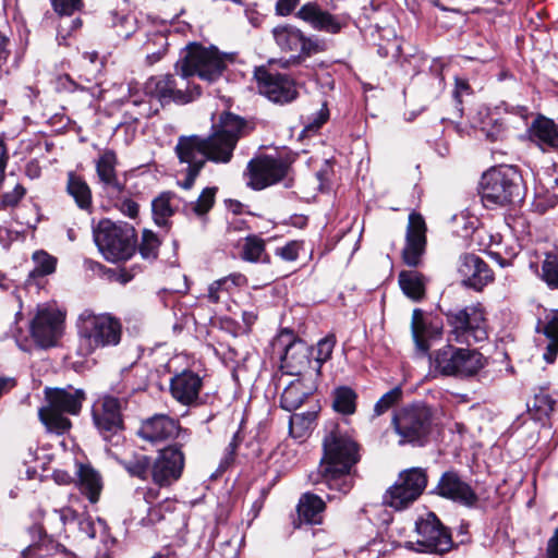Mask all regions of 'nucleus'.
Listing matches in <instances>:
<instances>
[{
    "mask_svg": "<svg viewBox=\"0 0 558 558\" xmlns=\"http://www.w3.org/2000/svg\"><path fill=\"white\" fill-rule=\"evenodd\" d=\"M231 57L221 54L217 48H205L198 44H190L175 63L173 74L150 77L145 84V93L157 98L161 104L174 101L187 104L201 95L199 87L190 88L187 78L197 75L209 83L218 80Z\"/></svg>",
    "mask_w": 558,
    "mask_h": 558,
    "instance_id": "f257e3e1",
    "label": "nucleus"
},
{
    "mask_svg": "<svg viewBox=\"0 0 558 558\" xmlns=\"http://www.w3.org/2000/svg\"><path fill=\"white\" fill-rule=\"evenodd\" d=\"M251 131L247 121L234 113L223 112L213 124L207 137L182 135L178 138L179 149L184 157L194 155L204 166L207 160L215 163L231 161L238 142Z\"/></svg>",
    "mask_w": 558,
    "mask_h": 558,
    "instance_id": "f03ea898",
    "label": "nucleus"
},
{
    "mask_svg": "<svg viewBox=\"0 0 558 558\" xmlns=\"http://www.w3.org/2000/svg\"><path fill=\"white\" fill-rule=\"evenodd\" d=\"M324 456L320 460L319 478L314 484L327 486L340 495L353 487V468L360 460L359 445L347 433L335 426L324 438Z\"/></svg>",
    "mask_w": 558,
    "mask_h": 558,
    "instance_id": "7ed1b4c3",
    "label": "nucleus"
},
{
    "mask_svg": "<svg viewBox=\"0 0 558 558\" xmlns=\"http://www.w3.org/2000/svg\"><path fill=\"white\" fill-rule=\"evenodd\" d=\"M44 392L47 405L39 409V420L47 432L63 435L72 426L71 421L64 414L77 415L81 412L85 392L72 387H47Z\"/></svg>",
    "mask_w": 558,
    "mask_h": 558,
    "instance_id": "20e7f679",
    "label": "nucleus"
},
{
    "mask_svg": "<svg viewBox=\"0 0 558 558\" xmlns=\"http://www.w3.org/2000/svg\"><path fill=\"white\" fill-rule=\"evenodd\" d=\"M480 193L486 207L520 202L524 196L522 175L511 166L493 167L483 173Z\"/></svg>",
    "mask_w": 558,
    "mask_h": 558,
    "instance_id": "39448f33",
    "label": "nucleus"
},
{
    "mask_svg": "<svg viewBox=\"0 0 558 558\" xmlns=\"http://www.w3.org/2000/svg\"><path fill=\"white\" fill-rule=\"evenodd\" d=\"M78 335L82 355H89L98 349L118 345L122 337V325L110 314L85 311L80 315Z\"/></svg>",
    "mask_w": 558,
    "mask_h": 558,
    "instance_id": "423d86ee",
    "label": "nucleus"
},
{
    "mask_svg": "<svg viewBox=\"0 0 558 558\" xmlns=\"http://www.w3.org/2000/svg\"><path fill=\"white\" fill-rule=\"evenodd\" d=\"M94 241L108 262H125L136 251L137 234L134 227L129 223L104 219L94 229Z\"/></svg>",
    "mask_w": 558,
    "mask_h": 558,
    "instance_id": "0eeeda50",
    "label": "nucleus"
},
{
    "mask_svg": "<svg viewBox=\"0 0 558 558\" xmlns=\"http://www.w3.org/2000/svg\"><path fill=\"white\" fill-rule=\"evenodd\" d=\"M432 422V409L423 403H414L397 411L391 424L400 446L422 447L428 441Z\"/></svg>",
    "mask_w": 558,
    "mask_h": 558,
    "instance_id": "6e6552de",
    "label": "nucleus"
},
{
    "mask_svg": "<svg viewBox=\"0 0 558 558\" xmlns=\"http://www.w3.org/2000/svg\"><path fill=\"white\" fill-rule=\"evenodd\" d=\"M450 327L449 340L471 345L487 339L485 313L476 305L446 314Z\"/></svg>",
    "mask_w": 558,
    "mask_h": 558,
    "instance_id": "1a4fd4ad",
    "label": "nucleus"
},
{
    "mask_svg": "<svg viewBox=\"0 0 558 558\" xmlns=\"http://www.w3.org/2000/svg\"><path fill=\"white\" fill-rule=\"evenodd\" d=\"M432 363L441 375L470 377L484 366V357L475 350L447 344L435 351Z\"/></svg>",
    "mask_w": 558,
    "mask_h": 558,
    "instance_id": "9d476101",
    "label": "nucleus"
},
{
    "mask_svg": "<svg viewBox=\"0 0 558 558\" xmlns=\"http://www.w3.org/2000/svg\"><path fill=\"white\" fill-rule=\"evenodd\" d=\"M426 470L411 468L402 471L398 480L384 495V504L396 510H402L412 505L427 486Z\"/></svg>",
    "mask_w": 558,
    "mask_h": 558,
    "instance_id": "9b49d317",
    "label": "nucleus"
},
{
    "mask_svg": "<svg viewBox=\"0 0 558 558\" xmlns=\"http://www.w3.org/2000/svg\"><path fill=\"white\" fill-rule=\"evenodd\" d=\"M417 533V551L429 554H444L452 548L453 542L450 531L440 522L434 512H427L415 522Z\"/></svg>",
    "mask_w": 558,
    "mask_h": 558,
    "instance_id": "f8f14e48",
    "label": "nucleus"
},
{
    "mask_svg": "<svg viewBox=\"0 0 558 558\" xmlns=\"http://www.w3.org/2000/svg\"><path fill=\"white\" fill-rule=\"evenodd\" d=\"M122 400L104 396L93 407V422L106 441L119 445L123 436Z\"/></svg>",
    "mask_w": 558,
    "mask_h": 558,
    "instance_id": "ddd939ff",
    "label": "nucleus"
},
{
    "mask_svg": "<svg viewBox=\"0 0 558 558\" xmlns=\"http://www.w3.org/2000/svg\"><path fill=\"white\" fill-rule=\"evenodd\" d=\"M254 77L260 94L272 102L284 105L295 100L299 96L294 80L287 74L259 66L255 69Z\"/></svg>",
    "mask_w": 558,
    "mask_h": 558,
    "instance_id": "4468645a",
    "label": "nucleus"
},
{
    "mask_svg": "<svg viewBox=\"0 0 558 558\" xmlns=\"http://www.w3.org/2000/svg\"><path fill=\"white\" fill-rule=\"evenodd\" d=\"M185 457L180 445H171L159 450L151 461V481L160 488L178 482L184 470Z\"/></svg>",
    "mask_w": 558,
    "mask_h": 558,
    "instance_id": "2eb2a0df",
    "label": "nucleus"
},
{
    "mask_svg": "<svg viewBox=\"0 0 558 558\" xmlns=\"http://www.w3.org/2000/svg\"><path fill=\"white\" fill-rule=\"evenodd\" d=\"M275 345L283 348L280 367L286 374L300 376L312 364V349L303 340L296 339L293 332L283 330Z\"/></svg>",
    "mask_w": 558,
    "mask_h": 558,
    "instance_id": "dca6fc26",
    "label": "nucleus"
},
{
    "mask_svg": "<svg viewBox=\"0 0 558 558\" xmlns=\"http://www.w3.org/2000/svg\"><path fill=\"white\" fill-rule=\"evenodd\" d=\"M289 163L271 156H262L252 159L247 165V185L254 190H263L281 181L289 171Z\"/></svg>",
    "mask_w": 558,
    "mask_h": 558,
    "instance_id": "f3484780",
    "label": "nucleus"
},
{
    "mask_svg": "<svg viewBox=\"0 0 558 558\" xmlns=\"http://www.w3.org/2000/svg\"><path fill=\"white\" fill-rule=\"evenodd\" d=\"M63 315L51 306H39L31 324V333L41 348L53 347L62 333Z\"/></svg>",
    "mask_w": 558,
    "mask_h": 558,
    "instance_id": "a211bd4d",
    "label": "nucleus"
},
{
    "mask_svg": "<svg viewBox=\"0 0 558 558\" xmlns=\"http://www.w3.org/2000/svg\"><path fill=\"white\" fill-rule=\"evenodd\" d=\"M295 16L313 29L331 35L339 34L347 26V21L343 16L331 14L317 1L304 3L298 10Z\"/></svg>",
    "mask_w": 558,
    "mask_h": 558,
    "instance_id": "6ab92c4d",
    "label": "nucleus"
},
{
    "mask_svg": "<svg viewBox=\"0 0 558 558\" xmlns=\"http://www.w3.org/2000/svg\"><path fill=\"white\" fill-rule=\"evenodd\" d=\"M433 493L466 507L474 506L478 499L471 485L452 470L442 473Z\"/></svg>",
    "mask_w": 558,
    "mask_h": 558,
    "instance_id": "aec40b11",
    "label": "nucleus"
},
{
    "mask_svg": "<svg viewBox=\"0 0 558 558\" xmlns=\"http://www.w3.org/2000/svg\"><path fill=\"white\" fill-rule=\"evenodd\" d=\"M426 246V223L418 213L409 215V222L405 234V245L402 250L403 263L410 267H417L421 264L422 255Z\"/></svg>",
    "mask_w": 558,
    "mask_h": 558,
    "instance_id": "412c9836",
    "label": "nucleus"
},
{
    "mask_svg": "<svg viewBox=\"0 0 558 558\" xmlns=\"http://www.w3.org/2000/svg\"><path fill=\"white\" fill-rule=\"evenodd\" d=\"M457 270L463 284L477 291L494 280V272L489 266L473 253H464L459 257Z\"/></svg>",
    "mask_w": 558,
    "mask_h": 558,
    "instance_id": "4be33fe9",
    "label": "nucleus"
},
{
    "mask_svg": "<svg viewBox=\"0 0 558 558\" xmlns=\"http://www.w3.org/2000/svg\"><path fill=\"white\" fill-rule=\"evenodd\" d=\"M180 433L177 420L166 414H155L142 422L137 436L150 444H159L178 437Z\"/></svg>",
    "mask_w": 558,
    "mask_h": 558,
    "instance_id": "5701e85b",
    "label": "nucleus"
},
{
    "mask_svg": "<svg viewBox=\"0 0 558 558\" xmlns=\"http://www.w3.org/2000/svg\"><path fill=\"white\" fill-rule=\"evenodd\" d=\"M117 155L111 149L104 150L96 160V172L102 190L110 197L121 196L125 190L124 182L120 181L116 167Z\"/></svg>",
    "mask_w": 558,
    "mask_h": 558,
    "instance_id": "b1692460",
    "label": "nucleus"
},
{
    "mask_svg": "<svg viewBox=\"0 0 558 558\" xmlns=\"http://www.w3.org/2000/svg\"><path fill=\"white\" fill-rule=\"evenodd\" d=\"M411 331L417 350L427 353L430 340L440 338L442 325L437 319L426 316L421 308H415L412 313Z\"/></svg>",
    "mask_w": 558,
    "mask_h": 558,
    "instance_id": "393cba45",
    "label": "nucleus"
},
{
    "mask_svg": "<svg viewBox=\"0 0 558 558\" xmlns=\"http://www.w3.org/2000/svg\"><path fill=\"white\" fill-rule=\"evenodd\" d=\"M202 387V378L192 371H183L170 380L172 397L183 405H196Z\"/></svg>",
    "mask_w": 558,
    "mask_h": 558,
    "instance_id": "a878e982",
    "label": "nucleus"
},
{
    "mask_svg": "<svg viewBox=\"0 0 558 558\" xmlns=\"http://www.w3.org/2000/svg\"><path fill=\"white\" fill-rule=\"evenodd\" d=\"M530 140L543 151L558 150V124L543 114H537L527 129Z\"/></svg>",
    "mask_w": 558,
    "mask_h": 558,
    "instance_id": "bb28decb",
    "label": "nucleus"
},
{
    "mask_svg": "<svg viewBox=\"0 0 558 558\" xmlns=\"http://www.w3.org/2000/svg\"><path fill=\"white\" fill-rule=\"evenodd\" d=\"M325 509V501L319 496L304 493L296 507L300 523L320 524Z\"/></svg>",
    "mask_w": 558,
    "mask_h": 558,
    "instance_id": "cd10ccee",
    "label": "nucleus"
},
{
    "mask_svg": "<svg viewBox=\"0 0 558 558\" xmlns=\"http://www.w3.org/2000/svg\"><path fill=\"white\" fill-rule=\"evenodd\" d=\"M180 199L173 192H162L151 202L153 217L159 227H166L168 220L179 208Z\"/></svg>",
    "mask_w": 558,
    "mask_h": 558,
    "instance_id": "c85d7f7f",
    "label": "nucleus"
},
{
    "mask_svg": "<svg viewBox=\"0 0 558 558\" xmlns=\"http://www.w3.org/2000/svg\"><path fill=\"white\" fill-rule=\"evenodd\" d=\"M402 292L411 300L417 302L425 295L426 277L417 270H402L398 276Z\"/></svg>",
    "mask_w": 558,
    "mask_h": 558,
    "instance_id": "c756f323",
    "label": "nucleus"
},
{
    "mask_svg": "<svg viewBox=\"0 0 558 558\" xmlns=\"http://www.w3.org/2000/svg\"><path fill=\"white\" fill-rule=\"evenodd\" d=\"M313 386H305L301 379L291 381L281 393V408L289 412L296 410L313 392Z\"/></svg>",
    "mask_w": 558,
    "mask_h": 558,
    "instance_id": "7c9ffc66",
    "label": "nucleus"
},
{
    "mask_svg": "<svg viewBox=\"0 0 558 558\" xmlns=\"http://www.w3.org/2000/svg\"><path fill=\"white\" fill-rule=\"evenodd\" d=\"M272 36L282 51L300 52L303 32L293 25H279L272 29Z\"/></svg>",
    "mask_w": 558,
    "mask_h": 558,
    "instance_id": "2f4dec72",
    "label": "nucleus"
},
{
    "mask_svg": "<svg viewBox=\"0 0 558 558\" xmlns=\"http://www.w3.org/2000/svg\"><path fill=\"white\" fill-rule=\"evenodd\" d=\"M316 418V411L292 414L289 421V433L291 437L299 442L304 441L312 434Z\"/></svg>",
    "mask_w": 558,
    "mask_h": 558,
    "instance_id": "473e14b6",
    "label": "nucleus"
},
{
    "mask_svg": "<svg viewBox=\"0 0 558 558\" xmlns=\"http://www.w3.org/2000/svg\"><path fill=\"white\" fill-rule=\"evenodd\" d=\"M66 192L71 195L76 205L88 210L92 207V191L86 181L74 172L68 173Z\"/></svg>",
    "mask_w": 558,
    "mask_h": 558,
    "instance_id": "72a5a7b5",
    "label": "nucleus"
},
{
    "mask_svg": "<svg viewBox=\"0 0 558 558\" xmlns=\"http://www.w3.org/2000/svg\"><path fill=\"white\" fill-rule=\"evenodd\" d=\"M40 533L39 541L28 545L21 553L22 558H45L57 553H65V547L47 534Z\"/></svg>",
    "mask_w": 558,
    "mask_h": 558,
    "instance_id": "f704fd0d",
    "label": "nucleus"
},
{
    "mask_svg": "<svg viewBox=\"0 0 558 558\" xmlns=\"http://www.w3.org/2000/svg\"><path fill=\"white\" fill-rule=\"evenodd\" d=\"M80 488L92 504L97 502L102 489L101 476L93 468L82 466L80 470Z\"/></svg>",
    "mask_w": 558,
    "mask_h": 558,
    "instance_id": "c9c22d12",
    "label": "nucleus"
},
{
    "mask_svg": "<svg viewBox=\"0 0 558 558\" xmlns=\"http://www.w3.org/2000/svg\"><path fill=\"white\" fill-rule=\"evenodd\" d=\"M240 256L250 263H269V256L265 250V241L256 234L247 235L242 244Z\"/></svg>",
    "mask_w": 558,
    "mask_h": 558,
    "instance_id": "e433bc0d",
    "label": "nucleus"
},
{
    "mask_svg": "<svg viewBox=\"0 0 558 558\" xmlns=\"http://www.w3.org/2000/svg\"><path fill=\"white\" fill-rule=\"evenodd\" d=\"M537 331L543 332L548 339L543 357L547 363H553L558 353V311L553 312L543 329L537 327Z\"/></svg>",
    "mask_w": 558,
    "mask_h": 558,
    "instance_id": "4c0bfd02",
    "label": "nucleus"
},
{
    "mask_svg": "<svg viewBox=\"0 0 558 558\" xmlns=\"http://www.w3.org/2000/svg\"><path fill=\"white\" fill-rule=\"evenodd\" d=\"M147 40L144 44L146 60L148 64L158 62L167 52L168 37L163 31H156L147 34Z\"/></svg>",
    "mask_w": 558,
    "mask_h": 558,
    "instance_id": "58836bf2",
    "label": "nucleus"
},
{
    "mask_svg": "<svg viewBox=\"0 0 558 558\" xmlns=\"http://www.w3.org/2000/svg\"><path fill=\"white\" fill-rule=\"evenodd\" d=\"M118 463L133 477L147 480L151 476V459L145 454H134L130 459L116 458Z\"/></svg>",
    "mask_w": 558,
    "mask_h": 558,
    "instance_id": "ea45409f",
    "label": "nucleus"
},
{
    "mask_svg": "<svg viewBox=\"0 0 558 558\" xmlns=\"http://www.w3.org/2000/svg\"><path fill=\"white\" fill-rule=\"evenodd\" d=\"M332 407L335 411L351 415L356 410V393L349 387H339L333 392Z\"/></svg>",
    "mask_w": 558,
    "mask_h": 558,
    "instance_id": "a19ab883",
    "label": "nucleus"
},
{
    "mask_svg": "<svg viewBox=\"0 0 558 558\" xmlns=\"http://www.w3.org/2000/svg\"><path fill=\"white\" fill-rule=\"evenodd\" d=\"M327 50V43L325 39L317 36H306L303 33V39L300 47V52L292 57L289 62L299 64L302 60L310 58L314 54L324 52Z\"/></svg>",
    "mask_w": 558,
    "mask_h": 558,
    "instance_id": "79ce46f5",
    "label": "nucleus"
},
{
    "mask_svg": "<svg viewBox=\"0 0 558 558\" xmlns=\"http://www.w3.org/2000/svg\"><path fill=\"white\" fill-rule=\"evenodd\" d=\"M174 150H175V154H177L180 162L187 165L186 177L179 184L184 190H190L194 185V182H195L196 178L198 177L201 170L204 168V165L201 161H198L194 157V155H190L189 157H184L182 155V150L179 149V144L178 143L175 145Z\"/></svg>",
    "mask_w": 558,
    "mask_h": 558,
    "instance_id": "37998d69",
    "label": "nucleus"
},
{
    "mask_svg": "<svg viewBox=\"0 0 558 558\" xmlns=\"http://www.w3.org/2000/svg\"><path fill=\"white\" fill-rule=\"evenodd\" d=\"M539 278L549 289L558 290V254L553 252L545 254Z\"/></svg>",
    "mask_w": 558,
    "mask_h": 558,
    "instance_id": "c03bdc74",
    "label": "nucleus"
},
{
    "mask_svg": "<svg viewBox=\"0 0 558 558\" xmlns=\"http://www.w3.org/2000/svg\"><path fill=\"white\" fill-rule=\"evenodd\" d=\"M177 501L166 499L153 507L148 508L146 517L141 522L143 525H154L165 519L166 513H172L175 510Z\"/></svg>",
    "mask_w": 558,
    "mask_h": 558,
    "instance_id": "a18cd8bd",
    "label": "nucleus"
},
{
    "mask_svg": "<svg viewBox=\"0 0 558 558\" xmlns=\"http://www.w3.org/2000/svg\"><path fill=\"white\" fill-rule=\"evenodd\" d=\"M160 241L150 230H144L142 241L138 244V252L144 259L154 260L158 256Z\"/></svg>",
    "mask_w": 558,
    "mask_h": 558,
    "instance_id": "49530a36",
    "label": "nucleus"
},
{
    "mask_svg": "<svg viewBox=\"0 0 558 558\" xmlns=\"http://www.w3.org/2000/svg\"><path fill=\"white\" fill-rule=\"evenodd\" d=\"M402 395L403 392L400 387H393L388 392L383 395L374 405L372 417H378L398 404L402 399Z\"/></svg>",
    "mask_w": 558,
    "mask_h": 558,
    "instance_id": "de8ad7c7",
    "label": "nucleus"
},
{
    "mask_svg": "<svg viewBox=\"0 0 558 558\" xmlns=\"http://www.w3.org/2000/svg\"><path fill=\"white\" fill-rule=\"evenodd\" d=\"M336 339L333 336H327L320 339L315 349H312V353L315 351V371L316 374L320 373L322 365L331 357Z\"/></svg>",
    "mask_w": 558,
    "mask_h": 558,
    "instance_id": "09e8293b",
    "label": "nucleus"
},
{
    "mask_svg": "<svg viewBox=\"0 0 558 558\" xmlns=\"http://www.w3.org/2000/svg\"><path fill=\"white\" fill-rule=\"evenodd\" d=\"M35 268L32 274L36 276H47L56 270L57 258L45 251H36L33 254Z\"/></svg>",
    "mask_w": 558,
    "mask_h": 558,
    "instance_id": "8fccbe9b",
    "label": "nucleus"
},
{
    "mask_svg": "<svg viewBox=\"0 0 558 558\" xmlns=\"http://www.w3.org/2000/svg\"><path fill=\"white\" fill-rule=\"evenodd\" d=\"M216 193L217 187L204 189L198 198L189 205L190 210L196 214L197 216H203L207 214L215 203Z\"/></svg>",
    "mask_w": 558,
    "mask_h": 558,
    "instance_id": "3c124183",
    "label": "nucleus"
},
{
    "mask_svg": "<svg viewBox=\"0 0 558 558\" xmlns=\"http://www.w3.org/2000/svg\"><path fill=\"white\" fill-rule=\"evenodd\" d=\"M80 531L90 538H95L99 534L100 539L109 535L107 522L97 518L96 521L90 518H84L78 522Z\"/></svg>",
    "mask_w": 558,
    "mask_h": 558,
    "instance_id": "603ef678",
    "label": "nucleus"
},
{
    "mask_svg": "<svg viewBox=\"0 0 558 558\" xmlns=\"http://www.w3.org/2000/svg\"><path fill=\"white\" fill-rule=\"evenodd\" d=\"M112 26L116 29V33L119 37L126 39L135 33L136 20L132 15L118 16L117 14H114Z\"/></svg>",
    "mask_w": 558,
    "mask_h": 558,
    "instance_id": "864d4df0",
    "label": "nucleus"
},
{
    "mask_svg": "<svg viewBox=\"0 0 558 558\" xmlns=\"http://www.w3.org/2000/svg\"><path fill=\"white\" fill-rule=\"evenodd\" d=\"M26 189L22 184H16L11 192L4 193L0 201V209L5 207H15L25 196Z\"/></svg>",
    "mask_w": 558,
    "mask_h": 558,
    "instance_id": "5fc2aeb1",
    "label": "nucleus"
},
{
    "mask_svg": "<svg viewBox=\"0 0 558 558\" xmlns=\"http://www.w3.org/2000/svg\"><path fill=\"white\" fill-rule=\"evenodd\" d=\"M51 4L60 15H71L83 7L82 0H51Z\"/></svg>",
    "mask_w": 558,
    "mask_h": 558,
    "instance_id": "6e6d98bb",
    "label": "nucleus"
},
{
    "mask_svg": "<svg viewBox=\"0 0 558 558\" xmlns=\"http://www.w3.org/2000/svg\"><path fill=\"white\" fill-rule=\"evenodd\" d=\"M555 402L545 393L536 395L533 399L532 407L539 413V415H549L554 411Z\"/></svg>",
    "mask_w": 558,
    "mask_h": 558,
    "instance_id": "4d7b16f0",
    "label": "nucleus"
},
{
    "mask_svg": "<svg viewBox=\"0 0 558 558\" xmlns=\"http://www.w3.org/2000/svg\"><path fill=\"white\" fill-rule=\"evenodd\" d=\"M117 198H118V202H117L116 206L119 208V210L124 216H128L130 218L137 217L138 204L136 202H134L133 199L128 198V197L120 198V196H118Z\"/></svg>",
    "mask_w": 558,
    "mask_h": 558,
    "instance_id": "13d9d810",
    "label": "nucleus"
},
{
    "mask_svg": "<svg viewBox=\"0 0 558 558\" xmlns=\"http://www.w3.org/2000/svg\"><path fill=\"white\" fill-rule=\"evenodd\" d=\"M277 255L284 260H295L299 256V245L295 242L287 243L284 246L277 248Z\"/></svg>",
    "mask_w": 558,
    "mask_h": 558,
    "instance_id": "bf43d9fd",
    "label": "nucleus"
},
{
    "mask_svg": "<svg viewBox=\"0 0 558 558\" xmlns=\"http://www.w3.org/2000/svg\"><path fill=\"white\" fill-rule=\"evenodd\" d=\"M101 547H99L96 551V558H111L112 553L111 549L116 545V538L107 535L100 539Z\"/></svg>",
    "mask_w": 558,
    "mask_h": 558,
    "instance_id": "052dcab7",
    "label": "nucleus"
},
{
    "mask_svg": "<svg viewBox=\"0 0 558 558\" xmlns=\"http://www.w3.org/2000/svg\"><path fill=\"white\" fill-rule=\"evenodd\" d=\"M301 0H278L276 3V14L287 16L291 14Z\"/></svg>",
    "mask_w": 558,
    "mask_h": 558,
    "instance_id": "680f3d73",
    "label": "nucleus"
},
{
    "mask_svg": "<svg viewBox=\"0 0 558 558\" xmlns=\"http://www.w3.org/2000/svg\"><path fill=\"white\" fill-rule=\"evenodd\" d=\"M301 0H278L276 3V14L287 16L291 14Z\"/></svg>",
    "mask_w": 558,
    "mask_h": 558,
    "instance_id": "e2e57ef3",
    "label": "nucleus"
},
{
    "mask_svg": "<svg viewBox=\"0 0 558 558\" xmlns=\"http://www.w3.org/2000/svg\"><path fill=\"white\" fill-rule=\"evenodd\" d=\"M558 198L556 196H549L548 198H544L541 195H537L534 202L535 210L543 214L549 208L556 206Z\"/></svg>",
    "mask_w": 558,
    "mask_h": 558,
    "instance_id": "0e129e2a",
    "label": "nucleus"
},
{
    "mask_svg": "<svg viewBox=\"0 0 558 558\" xmlns=\"http://www.w3.org/2000/svg\"><path fill=\"white\" fill-rule=\"evenodd\" d=\"M226 290V280H216L208 288V300L217 303L220 300V291Z\"/></svg>",
    "mask_w": 558,
    "mask_h": 558,
    "instance_id": "69168bd1",
    "label": "nucleus"
},
{
    "mask_svg": "<svg viewBox=\"0 0 558 558\" xmlns=\"http://www.w3.org/2000/svg\"><path fill=\"white\" fill-rule=\"evenodd\" d=\"M546 558H558V527L547 542Z\"/></svg>",
    "mask_w": 558,
    "mask_h": 558,
    "instance_id": "338daca9",
    "label": "nucleus"
},
{
    "mask_svg": "<svg viewBox=\"0 0 558 558\" xmlns=\"http://www.w3.org/2000/svg\"><path fill=\"white\" fill-rule=\"evenodd\" d=\"M25 174L32 180L38 179L40 177L41 168L38 160L32 159L26 163Z\"/></svg>",
    "mask_w": 558,
    "mask_h": 558,
    "instance_id": "774afa93",
    "label": "nucleus"
}]
</instances>
